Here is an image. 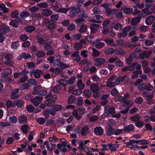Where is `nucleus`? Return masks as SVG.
<instances>
[{
    "mask_svg": "<svg viewBox=\"0 0 155 155\" xmlns=\"http://www.w3.org/2000/svg\"><path fill=\"white\" fill-rule=\"evenodd\" d=\"M45 98L47 100L45 102V104L48 106H52L57 100V96L56 95H52V94L50 93L46 95Z\"/></svg>",
    "mask_w": 155,
    "mask_h": 155,
    "instance_id": "f257e3e1",
    "label": "nucleus"
},
{
    "mask_svg": "<svg viewBox=\"0 0 155 155\" xmlns=\"http://www.w3.org/2000/svg\"><path fill=\"white\" fill-rule=\"evenodd\" d=\"M115 113L114 107L107 105L105 107L104 115L105 116L108 117L109 114L113 115L115 114Z\"/></svg>",
    "mask_w": 155,
    "mask_h": 155,
    "instance_id": "f03ea898",
    "label": "nucleus"
},
{
    "mask_svg": "<svg viewBox=\"0 0 155 155\" xmlns=\"http://www.w3.org/2000/svg\"><path fill=\"white\" fill-rule=\"evenodd\" d=\"M114 121L113 120L109 121L107 123L108 125V126L106 128L107 130V135L108 136H110L111 135L114 134V130L115 129L113 128L111 126L110 124L113 123Z\"/></svg>",
    "mask_w": 155,
    "mask_h": 155,
    "instance_id": "7ed1b4c3",
    "label": "nucleus"
},
{
    "mask_svg": "<svg viewBox=\"0 0 155 155\" xmlns=\"http://www.w3.org/2000/svg\"><path fill=\"white\" fill-rule=\"evenodd\" d=\"M132 29V27L130 26H128L122 30V31L118 34L117 36L118 38L124 37L127 35V32Z\"/></svg>",
    "mask_w": 155,
    "mask_h": 155,
    "instance_id": "20e7f679",
    "label": "nucleus"
},
{
    "mask_svg": "<svg viewBox=\"0 0 155 155\" xmlns=\"http://www.w3.org/2000/svg\"><path fill=\"white\" fill-rule=\"evenodd\" d=\"M43 99V97L36 96L31 99V101L36 106H38Z\"/></svg>",
    "mask_w": 155,
    "mask_h": 155,
    "instance_id": "39448f33",
    "label": "nucleus"
},
{
    "mask_svg": "<svg viewBox=\"0 0 155 155\" xmlns=\"http://www.w3.org/2000/svg\"><path fill=\"white\" fill-rule=\"evenodd\" d=\"M105 62V59L103 58H98L94 60V64L96 66H100L104 64Z\"/></svg>",
    "mask_w": 155,
    "mask_h": 155,
    "instance_id": "423d86ee",
    "label": "nucleus"
},
{
    "mask_svg": "<svg viewBox=\"0 0 155 155\" xmlns=\"http://www.w3.org/2000/svg\"><path fill=\"white\" fill-rule=\"evenodd\" d=\"M19 92V88L15 89L11 92V97L12 99H14L19 97V95L18 94Z\"/></svg>",
    "mask_w": 155,
    "mask_h": 155,
    "instance_id": "0eeeda50",
    "label": "nucleus"
},
{
    "mask_svg": "<svg viewBox=\"0 0 155 155\" xmlns=\"http://www.w3.org/2000/svg\"><path fill=\"white\" fill-rule=\"evenodd\" d=\"M56 114V112L53 108L52 109H50L49 110H45L44 113V114L45 117L48 118V114H51L54 116Z\"/></svg>",
    "mask_w": 155,
    "mask_h": 155,
    "instance_id": "6e6552de",
    "label": "nucleus"
},
{
    "mask_svg": "<svg viewBox=\"0 0 155 155\" xmlns=\"http://www.w3.org/2000/svg\"><path fill=\"white\" fill-rule=\"evenodd\" d=\"M134 126L132 124H130L127 126L124 127V131L125 133H127L130 131H133L134 130Z\"/></svg>",
    "mask_w": 155,
    "mask_h": 155,
    "instance_id": "1a4fd4ad",
    "label": "nucleus"
},
{
    "mask_svg": "<svg viewBox=\"0 0 155 155\" xmlns=\"http://www.w3.org/2000/svg\"><path fill=\"white\" fill-rule=\"evenodd\" d=\"M94 132L96 135L101 136L104 133L103 129L101 127H98L94 129Z\"/></svg>",
    "mask_w": 155,
    "mask_h": 155,
    "instance_id": "9d476101",
    "label": "nucleus"
},
{
    "mask_svg": "<svg viewBox=\"0 0 155 155\" xmlns=\"http://www.w3.org/2000/svg\"><path fill=\"white\" fill-rule=\"evenodd\" d=\"M50 71L52 72V75L53 76H54L58 75L61 71L60 69L58 68H50Z\"/></svg>",
    "mask_w": 155,
    "mask_h": 155,
    "instance_id": "9b49d317",
    "label": "nucleus"
},
{
    "mask_svg": "<svg viewBox=\"0 0 155 155\" xmlns=\"http://www.w3.org/2000/svg\"><path fill=\"white\" fill-rule=\"evenodd\" d=\"M80 11L78 8H71V11L70 13V16L71 17H73L76 15Z\"/></svg>",
    "mask_w": 155,
    "mask_h": 155,
    "instance_id": "f8f14e48",
    "label": "nucleus"
},
{
    "mask_svg": "<svg viewBox=\"0 0 155 155\" xmlns=\"http://www.w3.org/2000/svg\"><path fill=\"white\" fill-rule=\"evenodd\" d=\"M112 27L115 30L120 31L122 28L123 25L118 22H116L112 24Z\"/></svg>",
    "mask_w": 155,
    "mask_h": 155,
    "instance_id": "ddd939ff",
    "label": "nucleus"
},
{
    "mask_svg": "<svg viewBox=\"0 0 155 155\" xmlns=\"http://www.w3.org/2000/svg\"><path fill=\"white\" fill-rule=\"evenodd\" d=\"M7 71H4L2 74L1 77L3 78H6L9 75H11L12 73V69L10 68H7L6 70Z\"/></svg>",
    "mask_w": 155,
    "mask_h": 155,
    "instance_id": "4468645a",
    "label": "nucleus"
},
{
    "mask_svg": "<svg viewBox=\"0 0 155 155\" xmlns=\"http://www.w3.org/2000/svg\"><path fill=\"white\" fill-rule=\"evenodd\" d=\"M24 102L25 101L22 100L17 99L14 101L15 107L17 106L18 108L21 107L23 106Z\"/></svg>",
    "mask_w": 155,
    "mask_h": 155,
    "instance_id": "2eb2a0df",
    "label": "nucleus"
},
{
    "mask_svg": "<svg viewBox=\"0 0 155 155\" xmlns=\"http://www.w3.org/2000/svg\"><path fill=\"white\" fill-rule=\"evenodd\" d=\"M61 89V87L59 85H57L50 89V91L55 93H59Z\"/></svg>",
    "mask_w": 155,
    "mask_h": 155,
    "instance_id": "dca6fc26",
    "label": "nucleus"
},
{
    "mask_svg": "<svg viewBox=\"0 0 155 155\" xmlns=\"http://www.w3.org/2000/svg\"><path fill=\"white\" fill-rule=\"evenodd\" d=\"M52 14V11L48 9H43L41 12V14L46 17L49 16Z\"/></svg>",
    "mask_w": 155,
    "mask_h": 155,
    "instance_id": "f3484780",
    "label": "nucleus"
},
{
    "mask_svg": "<svg viewBox=\"0 0 155 155\" xmlns=\"http://www.w3.org/2000/svg\"><path fill=\"white\" fill-rule=\"evenodd\" d=\"M41 71L38 70H33L30 71V75L33 74L34 77L35 78H39L40 76V73H41Z\"/></svg>",
    "mask_w": 155,
    "mask_h": 155,
    "instance_id": "a211bd4d",
    "label": "nucleus"
},
{
    "mask_svg": "<svg viewBox=\"0 0 155 155\" xmlns=\"http://www.w3.org/2000/svg\"><path fill=\"white\" fill-rule=\"evenodd\" d=\"M141 19V17L139 16L136 18L132 19L131 21V25L132 26L136 25L137 23L140 22Z\"/></svg>",
    "mask_w": 155,
    "mask_h": 155,
    "instance_id": "6ab92c4d",
    "label": "nucleus"
},
{
    "mask_svg": "<svg viewBox=\"0 0 155 155\" xmlns=\"http://www.w3.org/2000/svg\"><path fill=\"white\" fill-rule=\"evenodd\" d=\"M115 54L117 55L123 56L126 55V52L123 49L121 48L119 50L116 49L114 51Z\"/></svg>",
    "mask_w": 155,
    "mask_h": 155,
    "instance_id": "aec40b11",
    "label": "nucleus"
},
{
    "mask_svg": "<svg viewBox=\"0 0 155 155\" xmlns=\"http://www.w3.org/2000/svg\"><path fill=\"white\" fill-rule=\"evenodd\" d=\"M37 40L38 43L41 45H43L45 44L46 41L44 38L40 36L39 35H37L35 36Z\"/></svg>",
    "mask_w": 155,
    "mask_h": 155,
    "instance_id": "412c9836",
    "label": "nucleus"
},
{
    "mask_svg": "<svg viewBox=\"0 0 155 155\" xmlns=\"http://www.w3.org/2000/svg\"><path fill=\"white\" fill-rule=\"evenodd\" d=\"M90 89L93 93H94L99 91V87L97 84H94L91 85Z\"/></svg>",
    "mask_w": 155,
    "mask_h": 155,
    "instance_id": "4be33fe9",
    "label": "nucleus"
},
{
    "mask_svg": "<svg viewBox=\"0 0 155 155\" xmlns=\"http://www.w3.org/2000/svg\"><path fill=\"white\" fill-rule=\"evenodd\" d=\"M155 19V17L153 16H150L147 17L146 19V23L147 25L151 24Z\"/></svg>",
    "mask_w": 155,
    "mask_h": 155,
    "instance_id": "5701e85b",
    "label": "nucleus"
},
{
    "mask_svg": "<svg viewBox=\"0 0 155 155\" xmlns=\"http://www.w3.org/2000/svg\"><path fill=\"white\" fill-rule=\"evenodd\" d=\"M18 120L20 124H25L27 122V117L26 116L21 115L19 117Z\"/></svg>",
    "mask_w": 155,
    "mask_h": 155,
    "instance_id": "b1692460",
    "label": "nucleus"
},
{
    "mask_svg": "<svg viewBox=\"0 0 155 155\" xmlns=\"http://www.w3.org/2000/svg\"><path fill=\"white\" fill-rule=\"evenodd\" d=\"M104 41L107 45H110L111 46L114 47H117V45L114 42L113 39H105Z\"/></svg>",
    "mask_w": 155,
    "mask_h": 155,
    "instance_id": "393cba45",
    "label": "nucleus"
},
{
    "mask_svg": "<svg viewBox=\"0 0 155 155\" xmlns=\"http://www.w3.org/2000/svg\"><path fill=\"white\" fill-rule=\"evenodd\" d=\"M57 27V25L53 23L50 22L49 25L46 26V28L49 30L55 29Z\"/></svg>",
    "mask_w": 155,
    "mask_h": 155,
    "instance_id": "a878e982",
    "label": "nucleus"
},
{
    "mask_svg": "<svg viewBox=\"0 0 155 155\" xmlns=\"http://www.w3.org/2000/svg\"><path fill=\"white\" fill-rule=\"evenodd\" d=\"M83 94L86 98H88L91 97V92L90 90L87 89L83 91Z\"/></svg>",
    "mask_w": 155,
    "mask_h": 155,
    "instance_id": "bb28decb",
    "label": "nucleus"
},
{
    "mask_svg": "<svg viewBox=\"0 0 155 155\" xmlns=\"http://www.w3.org/2000/svg\"><path fill=\"white\" fill-rule=\"evenodd\" d=\"M88 131L89 130L88 127H85L81 130V133L82 135L86 136L88 134Z\"/></svg>",
    "mask_w": 155,
    "mask_h": 155,
    "instance_id": "cd10ccee",
    "label": "nucleus"
},
{
    "mask_svg": "<svg viewBox=\"0 0 155 155\" xmlns=\"http://www.w3.org/2000/svg\"><path fill=\"white\" fill-rule=\"evenodd\" d=\"M73 114L75 118L78 120H79L82 117L81 115L78 114V111L76 110H74L73 112Z\"/></svg>",
    "mask_w": 155,
    "mask_h": 155,
    "instance_id": "c85d7f7f",
    "label": "nucleus"
},
{
    "mask_svg": "<svg viewBox=\"0 0 155 155\" xmlns=\"http://www.w3.org/2000/svg\"><path fill=\"white\" fill-rule=\"evenodd\" d=\"M47 94V91L45 90H40L38 92L35 93V95H38L39 96H44Z\"/></svg>",
    "mask_w": 155,
    "mask_h": 155,
    "instance_id": "c756f323",
    "label": "nucleus"
},
{
    "mask_svg": "<svg viewBox=\"0 0 155 155\" xmlns=\"http://www.w3.org/2000/svg\"><path fill=\"white\" fill-rule=\"evenodd\" d=\"M130 119L133 121H137L140 120V117L138 114H136L134 116L130 117Z\"/></svg>",
    "mask_w": 155,
    "mask_h": 155,
    "instance_id": "7c9ffc66",
    "label": "nucleus"
},
{
    "mask_svg": "<svg viewBox=\"0 0 155 155\" xmlns=\"http://www.w3.org/2000/svg\"><path fill=\"white\" fill-rule=\"evenodd\" d=\"M29 127L27 125L24 124L22 125L21 127V129L22 132L24 134H26L28 131Z\"/></svg>",
    "mask_w": 155,
    "mask_h": 155,
    "instance_id": "2f4dec72",
    "label": "nucleus"
},
{
    "mask_svg": "<svg viewBox=\"0 0 155 155\" xmlns=\"http://www.w3.org/2000/svg\"><path fill=\"white\" fill-rule=\"evenodd\" d=\"M29 15V13L27 11L21 12L20 14V16L23 19H25L28 17Z\"/></svg>",
    "mask_w": 155,
    "mask_h": 155,
    "instance_id": "473e14b6",
    "label": "nucleus"
},
{
    "mask_svg": "<svg viewBox=\"0 0 155 155\" xmlns=\"http://www.w3.org/2000/svg\"><path fill=\"white\" fill-rule=\"evenodd\" d=\"M36 55L38 58L44 57L45 55V52L43 51H39L36 53Z\"/></svg>",
    "mask_w": 155,
    "mask_h": 155,
    "instance_id": "72a5a7b5",
    "label": "nucleus"
},
{
    "mask_svg": "<svg viewBox=\"0 0 155 155\" xmlns=\"http://www.w3.org/2000/svg\"><path fill=\"white\" fill-rule=\"evenodd\" d=\"M6 105L8 108H10L12 107H14L15 104H14V101H13L12 103V102L10 100H7L6 102Z\"/></svg>",
    "mask_w": 155,
    "mask_h": 155,
    "instance_id": "f704fd0d",
    "label": "nucleus"
},
{
    "mask_svg": "<svg viewBox=\"0 0 155 155\" xmlns=\"http://www.w3.org/2000/svg\"><path fill=\"white\" fill-rule=\"evenodd\" d=\"M77 85L78 87L81 90L83 89L85 86V85L83 83L81 80H79L77 83Z\"/></svg>",
    "mask_w": 155,
    "mask_h": 155,
    "instance_id": "c9c22d12",
    "label": "nucleus"
},
{
    "mask_svg": "<svg viewBox=\"0 0 155 155\" xmlns=\"http://www.w3.org/2000/svg\"><path fill=\"white\" fill-rule=\"evenodd\" d=\"M75 101V97L73 95H71L68 98V102L69 104H71L74 103Z\"/></svg>",
    "mask_w": 155,
    "mask_h": 155,
    "instance_id": "e433bc0d",
    "label": "nucleus"
},
{
    "mask_svg": "<svg viewBox=\"0 0 155 155\" xmlns=\"http://www.w3.org/2000/svg\"><path fill=\"white\" fill-rule=\"evenodd\" d=\"M154 43V41L153 40H146L145 41L144 43L147 46H151L153 45Z\"/></svg>",
    "mask_w": 155,
    "mask_h": 155,
    "instance_id": "4c0bfd02",
    "label": "nucleus"
},
{
    "mask_svg": "<svg viewBox=\"0 0 155 155\" xmlns=\"http://www.w3.org/2000/svg\"><path fill=\"white\" fill-rule=\"evenodd\" d=\"M59 16L57 15H53L50 17L51 21L53 22H55L58 20Z\"/></svg>",
    "mask_w": 155,
    "mask_h": 155,
    "instance_id": "58836bf2",
    "label": "nucleus"
},
{
    "mask_svg": "<svg viewBox=\"0 0 155 155\" xmlns=\"http://www.w3.org/2000/svg\"><path fill=\"white\" fill-rule=\"evenodd\" d=\"M82 47V45L81 43H78L74 44V48L75 49L78 50H81Z\"/></svg>",
    "mask_w": 155,
    "mask_h": 155,
    "instance_id": "ea45409f",
    "label": "nucleus"
},
{
    "mask_svg": "<svg viewBox=\"0 0 155 155\" xmlns=\"http://www.w3.org/2000/svg\"><path fill=\"white\" fill-rule=\"evenodd\" d=\"M92 50L93 51L92 55L94 57H97L100 54V52L95 48H92Z\"/></svg>",
    "mask_w": 155,
    "mask_h": 155,
    "instance_id": "a19ab883",
    "label": "nucleus"
},
{
    "mask_svg": "<svg viewBox=\"0 0 155 155\" xmlns=\"http://www.w3.org/2000/svg\"><path fill=\"white\" fill-rule=\"evenodd\" d=\"M79 146L78 147V149L81 151L84 150L86 147V146L84 144L83 141H80L79 142Z\"/></svg>",
    "mask_w": 155,
    "mask_h": 155,
    "instance_id": "79ce46f5",
    "label": "nucleus"
},
{
    "mask_svg": "<svg viewBox=\"0 0 155 155\" xmlns=\"http://www.w3.org/2000/svg\"><path fill=\"white\" fill-rule=\"evenodd\" d=\"M87 27L86 25H81L79 31L81 33H83L87 31Z\"/></svg>",
    "mask_w": 155,
    "mask_h": 155,
    "instance_id": "37998d69",
    "label": "nucleus"
},
{
    "mask_svg": "<svg viewBox=\"0 0 155 155\" xmlns=\"http://www.w3.org/2000/svg\"><path fill=\"white\" fill-rule=\"evenodd\" d=\"M41 88V86L40 85H37L35 86L33 88V94L35 95V93L38 92L39 90Z\"/></svg>",
    "mask_w": 155,
    "mask_h": 155,
    "instance_id": "c03bdc74",
    "label": "nucleus"
},
{
    "mask_svg": "<svg viewBox=\"0 0 155 155\" xmlns=\"http://www.w3.org/2000/svg\"><path fill=\"white\" fill-rule=\"evenodd\" d=\"M140 44L138 43H135L134 44H129L127 45V46L130 49H133L137 46H140Z\"/></svg>",
    "mask_w": 155,
    "mask_h": 155,
    "instance_id": "a18cd8bd",
    "label": "nucleus"
},
{
    "mask_svg": "<svg viewBox=\"0 0 155 155\" xmlns=\"http://www.w3.org/2000/svg\"><path fill=\"white\" fill-rule=\"evenodd\" d=\"M10 31V28L8 27L3 28L1 30V33L2 34H4Z\"/></svg>",
    "mask_w": 155,
    "mask_h": 155,
    "instance_id": "49530a36",
    "label": "nucleus"
},
{
    "mask_svg": "<svg viewBox=\"0 0 155 155\" xmlns=\"http://www.w3.org/2000/svg\"><path fill=\"white\" fill-rule=\"evenodd\" d=\"M19 13L18 10H16L12 12L11 16L12 18H15L18 17Z\"/></svg>",
    "mask_w": 155,
    "mask_h": 155,
    "instance_id": "de8ad7c7",
    "label": "nucleus"
},
{
    "mask_svg": "<svg viewBox=\"0 0 155 155\" xmlns=\"http://www.w3.org/2000/svg\"><path fill=\"white\" fill-rule=\"evenodd\" d=\"M35 29V28L34 26H26L25 28V30L27 32H31Z\"/></svg>",
    "mask_w": 155,
    "mask_h": 155,
    "instance_id": "09e8293b",
    "label": "nucleus"
},
{
    "mask_svg": "<svg viewBox=\"0 0 155 155\" xmlns=\"http://www.w3.org/2000/svg\"><path fill=\"white\" fill-rule=\"evenodd\" d=\"M29 86V84L28 83H25L22 84L20 86V89L21 90H23L28 89Z\"/></svg>",
    "mask_w": 155,
    "mask_h": 155,
    "instance_id": "8fccbe9b",
    "label": "nucleus"
},
{
    "mask_svg": "<svg viewBox=\"0 0 155 155\" xmlns=\"http://www.w3.org/2000/svg\"><path fill=\"white\" fill-rule=\"evenodd\" d=\"M105 45V44L103 42H99L97 43L95 45V47L97 49H100L103 47Z\"/></svg>",
    "mask_w": 155,
    "mask_h": 155,
    "instance_id": "3c124183",
    "label": "nucleus"
},
{
    "mask_svg": "<svg viewBox=\"0 0 155 155\" xmlns=\"http://www.w3.org/2000/svg\"><path fill=\"white\" fill-rule=\"evenodd\" d=\"M62 106L61 105L57 104L55 105L53 107V108L56 112L57 111L61 110L62 109Z\"/></svg>",
    "mask_w": 155,
    "mask_h": 155,
    "instance_id": "603ef678",
    "label": "nucleus"
},
{
    "mask_svg": "<svg viewBox=\"0 0 155 155\" xmlns=\"http://www.w3.org/2000/svg\"><path fill=\"white\" fill-rule=\"evenodd\" d=\"M50 22L51 21L49 18H45L43 20L42 22L43 25L44 26H45L46 28Z\"/></svg>",
    "mask_w": 155,
    "mask_h": 155,
    "instance_id": "864d4df0",
    "label": "nucleus"
},
{
    "mask_svg": "<svg viewBox=\"0 0 155 155\" xmlns=\"http://www.w3.org/2000/svg\"><path fill=\"white\" fill-rule=\"evenodd\" d=\"M146 87V84L145 83H143L138 86V89L140 91H142L144 90H145Z\"/></svg>",
    "mask_w": 155,
    "mask_h": 155,
    "instance_id": "5fc2aeb1",
    "label": "nucleus"
},
{
    "mask_svg": "<svg viewBox=\"0 0 155 155\" xmlns=\"http://www.w3.org/2000/svg\"><path fill=\"white\" fill-rule=\"evenodd\" d=\"M82 91L80 89H78L75 90L73 91L72 94L75 96H78L81 95L82 93Z\"/></svg>",
    "mask_w": 155,
    "mask_h": 155,
    "instance_id": "6e6d98bb",
    "label": "nucleus"
},
{
    "mask_svg": "<svg viewBox=\"0 0 155 155\" xmlns=\"http://www.w3.org/2000/svg\"><path fill=\"white\" fill-rule=\"evenodd\" d=\"M109 32V29L108 27H103L102 30V34L104 35H107Z\"/></svg>",
    "mask_w": 155,
    "mask_h": 155,
    "instance_id": "4d7b16f0",
    "label": "nucleus"
},
{
    "mask_svg": "<svg viewBox=\"0 0 155 155\" xmlns=\"http://www.w3.org/2000/svg\"><path fill=\"white\" fill-rule=\"evenodd\" d=\"M133 9L132 8H128L124 9V12L126 14H130L133 11Z\"/></svg>",
    "mask_w": 155,
    "mask_h": 155,
    "instance_id": "13d9d810",
    "label": "nucleus"
},
{
    "mask_svg": "<svg viewBox=\"0 0 155 155\" xmlns=\"http://www.w3.org/2000/svg\"><path fill=\"white\" fill-rule=\"evenodd\" d=\"M143 101V98L140 97H139L136 98L135 100V102L137 104H140Z\"/></svg>",
    "mask_w": 155,
    "mask_h": 155,
    "instance_id": "bf43d9fd",
    "label": "nucleus"
},
{
    "mask_svg": "<svg viewBox=\"0 0 155 155\" xmlns=\"http://www.w3.org/2000/svg\"><path fill=\"white\" fill-rule=\"evenodd\" d=\"M70 66L69 64H66L63 62L61 63L59 66V68L61 69H64L68 68Z\"/></svg>",
    "mask_w": 155,
    "mask_h": 155,
    "instance_id": "052dcab7",
    "label": "nucleus"
},
{
    "mask_svg": "<svg viewBox=\"0 0 155 155\" xmlns=\"http://www.w3.org/2000/svg\"><path fill=\"white\" fill-rule=\"evenodd\" d=\"M9 24L13 27L16 28H17L18 27V24L17 23L16 21L15 20H12Z\"/></svg>",
    "mask_w": 155,
    "mask_h": 155,
    "instance_id": "680f3d73",
    "label": "nucleus"
},
{
    "mask_svg": "<svg viewBox=\"0 0 155 155\" xmlns=\"http://www.w3.org/2000/svg\"><path fill=\"white\" fill-rule=\"evenodd\" d=\"M37 6L41 8H43L48 7V5L47 3L42 2L40 3H38L37 4Z\"/></svg>",
    "mask_w": 155,
    "mask_h": 155,
    "instance_id": "e2e57ef3",
    "label": "nucleus"
},
{
    "mask_svg": "<svg viewBox=\"0 0 155 155\" xmlns=\"http://www.w3.org/2000/svg\"><path fill=\"white\" fill-rule=\"evenodd\" d=\"M34 109V107L31 104L28 105L27 107V110L29 112H33Z\"/></svg>",
    "mask_w": 155,
    "mask_h": 155,
    "instance_id": "0e129e2a",
    "label": "nucleus"
},
{
    "mask_svg": "<svg viewBox=\"0 0 155 155\" xmlns=\"http://www.w3.org/2000/svg\"><path fill=\"white\" fill-rule=\"evenodd\" d=\"M142 11L143 12L148 15H152V11H150L149 9L148 8H145L142 9Z\"/></svg>",
    "mask_w": 155,
    "mask_h": 155,
    "instance_id": "69168bd1",
    "label": "nucleus"
},
{
    "mask_svg": "<svg viewBox=\"0 0 155 155\" xmlns=\"http://www.w3.org/2000/svg\"><path fill=\"white\" fill-rule=\"evenodd\" d=\"M148 27V26L143 25L140 27L139 29L141 31L145 32L148 31L149 29Z\"/></svg>",
    "mask_w": 155,
    "mask_h": 155,
    "instance_id": "338daca9",
    "label": "nucleus"
},
{
    "mask_svg": "<svg viewBox=\"0 0 155 155\" xmlns=\"http://www.w3.org/2000/svg\"><path fill=\"white\" fill-rule=\"evenodd\" d=\"M53 48L51 46L49 43H46L45 44L44 47V50L45 51H47L48 50Z\"/></svg>",
    "mask_w": 155,
    "mask_h": 155,
    "instance_id": "774afa93",
    "label": "nucleus"
}]
</instances>
